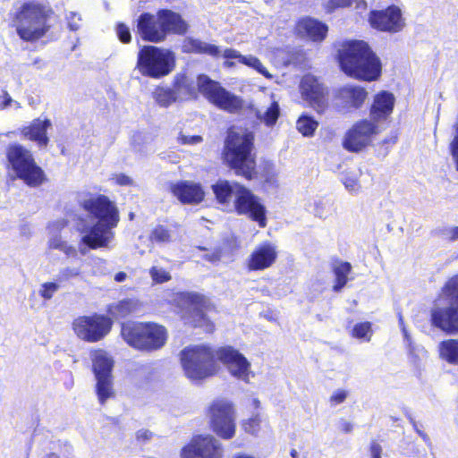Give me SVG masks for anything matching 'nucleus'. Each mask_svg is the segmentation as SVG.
I'll return each instance as SVG.
<instances>
[{"mask_svg": "<svg viewBox=\"0 0 458 458\" xmlns=\"http://www.w3.org/2000/svg\"><path fill=\"white\" fill-rule=\"evenodd\" d=\"M196 85L186 72L175 74L172 81V88L179 101L197 99L201 94L211 105L229 114H237L243 109L242 98L211 79L205 73L196 77Z\"/></svg>", "mask_w": 458, "mask_h": 458, "instance_id": "nucleus-1", "label": "nucleus"}, {"mask_svg": "<svg viewBox=\"0 0 458 458\" xmlns=\"http://www.w3.org/2000/svg\"><path fill=\"white\" fill-rule=\"evenodd\" d=\"M340 70L348 77L360 81H377L382 75V62L365 40L343 41L336 53Z\"/></svg>", "mask_w": 458, "mask_h": 458, "instance_id": "nucleus-2", "label": "nucleus"}, {"mask_svg": "<svg viewBox=\"0 0 458 458\" xmlns=\"http://www.w3.org/2000/svg\"><path fill=\"white\" fill-rule=\"evenodd\" d=\"M255 149V134L253 131L240 130L232 125L226 130V136L222 149L224 163L235 174L250 180L257 174V157Z\"/></svg>", "mask_w": 458, "mask_h": 458, "instance_id": "nucleus-3", "label": "nucleus"}, {"mask_svg": "<svg viewBox=\"0 0 458 458\" xmlns=\"http://www.w3.org/2000/svg\"><path fill=\"white\" fill-rule=\"evenodd\" d=\"M54 14L53 8L47 3L26 1L10 14V25L15 29L21 40L35 43L50 31L52 26L48 21Z\"/></svg>", "mask_w": 458, "mask_h": 458, "instance_id": "nucleus-4", "label": "nucleus"}, {"mask_svg": "<svg viewBox=\"0 0 458 458\" xmlns=\"http://www.w3.org/2000/svg\"><path fill=\"white\" fill-rule=\"evenodd\" d=\"M136 28L142 40L160 43L170 34L185 35L189 24L180 13L170 9H159L156 14L148 12L140 13Z\"/></svg>", "mask_w": 458, "mask_h": 458, "instance_id": "nucleus-5", "label": "nucleus"}, {"mask_svg": "<svg viewBox=\"0 0 458 458\" xmlns=\"http://www.w3.org/2000/svg\"><path fill=\"white\" fill-rule=\"evenodd\" d=\"M85 209L97 220L89 229L83 231L81 243L85 246L80 248L82 254L86 253V247L98 249L108 247L113 241L112 228L118 223V212L113 202H85Z\"/></svg>", "mask_w": 458, "mask_h": 458, "instance_id": "nucleus-6", "label": "nucleus"}, {"mask_svg": "<svg viewBox=\"0 0 458 458\" xmlns=\"http://www.w3.org/2000/svg\"><path fill=\"white\" fill-rule=\"evenodd\" d=\"M5 168L13 172L14 178L21 180L29 187L42 185L47 176L37 164L30 150L19 143L9 144L5 148Z\"/></svg>", "mask_w": 458, "mask_h": 458, "instance_id": "nucleus-7", "label": "nucleus"}, {"mask_svg": "<svg viewBox=\"0 0 458 458\" xmlns=\"http://www.w3.org/2000/svg\"><path fill=\"white\" fill-rule=\"evenodd\" d=\"M121 335L131 348L154 352L165 346L168 334L165 327L153 322H127L123 324Z\"/></svg>", "mask_w": 458, "mask_h": 458, "instance_id": "nucleus-8", "label": "nucleus"}, {"mask_svg": "<svg viewBox=\"0 0 458 458\" xmlns=\"http://www.w3.org/2000/svg\"><path fill=\"white\" fill-rule=\"evenodd\" d=\"M175 65V56L171 50L146 45L138 52L135 68L143 77L161 79L170 74Z\"/></svg>", "mask_w": 458, "mask_h": 458, "instance_id": "nucleus-9", "label": "nucleus"}, {"mask_svg": "<svg viewBox=\"0 0 458 458\" xmlns=\"http://www.w3.org/2000/svg\"><path fill=\"white\" fill-rule=\"evenodd\" d=\"M180 359L185 375L191 380L206 378L219 370L215 360L216 350L203 344L185 347Z\"/></svg>", "mask_w": 458, "mask_h": 458, "instance_id": "nucleus-10", "label": "nucleus"}, {"mask_svg": "<svg viewBox=\"0 0 458 458\" xmlns=\"http://www.w3.org/2000/svg\"><path fill=\"white\" fill-rule=\"evenodd\" d=\"M169 301L177 307L185 324L201 327L207 332L214 330L213 323L205 314L208 300L203 295L192 292L173 293Z\"/></svg>", "mask_w": 458, "mask_h": 458, "instance_id": "nucleus-11", "label": "nucleus"}, {"mask_svg": "<svg viewBox=\"0 0 458 458\" xmlns=\"http://www.w3.org/2000/svg\"><path fill=\"white\" fill-rule=\"evenodd\" d=\"M208 418L212 431L223 439H231L236 430V411L232 402L226 399L213 401L208 409Z\"/></svg>", "mask_w": 458, "mask_h": 458, "instance_id": "nucleus-12", "label": "nucleus"}, {"mask_svg": "<svg viewBox=\"0 0 458 458\" xmlns=\"http://www.w3.org/2000/svg\"><path fill=\"white\" fill-rule=\"evenodd\" d=\"M216 359L233 378L249 384L255 377L250 361L237 349L225 345L216 349Z\"/></svg>", "mask_w": 458, "mask_h": 458, "instance_id": "nucleus-13", "label": "nucleus"}, {"mask_svg": "<svg viewBox=\"0 0 458 458\" xmlns=\"http://www.w3.org/2000/svg\"><path fill=\"white\" fill-rule=\"evenodd\" d=\"M113 327L111 318L93 314L91 316H81L72 322L74 334L81 340L89 343H96L102 340L109 334Z\"/></svg>", "mask_w": 458, "mask_h": 458, "instance_id": "nucleus-14", "label": "nucleus"}, {"mask_svg": "<svg viewBox=\"0 0 458 458\" xmlns=\"http://www.w3.org/2000/svg\"><path fill=\"white\" fill-rule=\"evenodd\" d=\"M380 132L379 126L368 118L356 121L345 132L342 145L349 152L359 153L371 145Z\"/></svg>", "mask_w": 458, "mask_h": 458, "instance_id": "nucleus-15", "label": "nucleus"}, {"mask_svg": "<svg viewBox=\"0 0 458 458\" xmlns=\"http://www.w3.org/2000/svg\"><path fill=\"white\" fill-rule=\"evenodd\" d=\"M223 444L214 436L199 435L191 439L180 452L181 458H223Z\"/></svg>", "mask_w": 458, "mask_h": 458, "instance_id": "nucleus-16", "label": "nucleus"}, {"mask_svg": "<svg viewBox=\"0 0 458 458\" xmlns=\"http://www.w3.org/2000/svg\"><path fill=\"white\" fill-rule=\"evenodd\" d=\"M369 22L374 30L390 34L401 32L406 25L401 8L395 4L370 11Z\"/></svg>", "mask_w": 458, "mask_h": 458, "instance_id": "nucleus-17", "label": "nucleus"}, {"mask_svg": "<svg viewBox=\"0 0 458 458\" xmlns=\"http://www.w3.org/2000/svg\"><path fill=\"white\" fill-rule=\"evenodd\" d=\"M301 98L318 114H324L328 108L327 93L325 88L312 75H305L300 83Z\"/></svg>", "mask_w": 458, "mask_h": 458, "instance_id": "nucleus-18", "label": "nucleus"}, {"mask_svg": "<svg viewBox=\"0 0 458 458\" xmlns=\"http://www.w3.org/2000/svg\"><path fill=\"white\" fill-rule=\"evenodd\" d=\"M277 255V247L275 243L270 242H262L254 248L247 259V267L250 271L269 268L275 264Z\"/></svg>", "mask_w": 458, "mask_h": 458, "instance_id": "nucleus-19", "label": "nucleus"}, {"mask_svg": "<svg viewBox=\"0 0 458 458\" xmlns=\"http://www.w3.org/2000/svg\"><path fill=\"white\" fill-rule=\"evenodd\" d=\"M395 97L388 90H380L373 96V100L369 107V119L378 125L381 122L387 121L394 109Z\"/></svg>", "mask_w": 458, "mask_h": 458, "instance_id": "nucleus-20", "label": "nucleus"}, {"mask_svg": "<svg viewBox=\"0 0 458 458\" xmlns=\"http://www.w3.org/2000/svg\"><path fill=\"white\" fill-rule=\"evenodd\" d=\"M433 324L447 333L458 332V307L449 305L445 301L440 304L437 300L432 311Z\"/></svg>", "mask_w": 458, "mask_h": 458, "instance_id": "nucleus-21", "label": "nucleus"}, {"mask_svg": "<svg viewBox=\"0 0 458 458\" xmlns=\"http://www.w3.org/2000/svg\"><path fill=\"white\" fill-rule=\"evenodd\" d=\"M294 31L301 38L313 42H322L327 36L328 26L318 19L304 16L296 21Z\"/></svg>", "mask_w": 458, "mask_h": 458, "instance_id": "nucleus-22", "label": "nucleus"}, {"mask_svg": "<svg viewBox=\"0 0 458 458\" xmlns=\"http://www.w3.org/2000/svg\"><path fill=\"white\" fill-rule=\"evenodd\" d=\"M50 126L49 119L36 118L29 125L22 127L21 133L25 139L36 142L39 147H47L49 142L47 130Z\"/></svg>", "mask_w": 458, "mask_h": 458, "instance_id": "nucleus-23", "label": "nucleus"}, {"mask_svg": "<svg viewBox=\"0 0 458 458\" xmlns=\"http://www.w3.org/2000/svg\"><path fill=\"white\" fill-rule=\"evenodd\" d=\"M367 89L359 85H347L338 90V98L344 106L352 109H360L368 98Z\"/></svg>", "mask_w": 458, "mask_h": 458, "instance_id": "nucleus-24", "label": "nucleus"}, {"mask_svg": "<svg viewBox=\"0 0 458 458\" xmlns=\"http://www.w3.org/2000/svg\"><path fill=\"white\" fill-rule=\"evenodd\" d=\"M170 191L179 200H203L205 197L201 184L191 181L172 183Z\"/></svg>", "mask_w": 458, "mask_h": 458, "instance_id": "nucleus-25", "label": "nucleus"}, {"mask_svg": "<svg viewBox=\"0 0 458 458\" xmlns=\"http://www.w3.org/2000/svg\"><path fill=\"white\" fill-rule=\"evenodd\" d=\"M95 377H113L114 360L104 350H94L90 352Z\"/></svg>", "mask_w": 458, "mask_h": 458, "instance_id": "nucleus-26", "label": "nucleus"}, {"mask_svg": "<svg viewBox=\"0 0 458 458\" xmlns=\"http://www.w3.org/2000/svg\"><path fill=\"white\" fill-rule=\"evenodd\" d=\"M183 52L197 55H207L214 58L221 55L219 47L206 43L199 38H187L183 41Z\"/></svg>", "mask_w": 458, "mask_h": 458, "instance_id": "nucleus-27", "label": "nucleus"}, {"mask_svg": "<svg viewBox=\"0 0 458 458\" xmlns=\"http://www.w3.org/2000/svg\"><path fill=\"white\" fill-rule=\"evenodd\" d=\"M141 304L136 299H124L112 303L107 312L114 318H123L140 310Z\"/></svg>", "mask_w": 458, "mask_h": 458, "instance_id": "nucleus-28", "label": "nucleus"}, {"mask_svg": "<svg viewBox=\"0 0 458 458\" xmlns=\"http://www.w3.org/2000/svg\"><path fill=\"white\" fill-rule=\"evenodd\" d=\"M239 214H245L257 221L261 227L266 226L265 208L260 202H233Z\"/></svg>", "mask_w": 458, "mask_h": 458, "instance_id": "nucleus-29", "label": "nucleus"}, {"mask_svg": "<svg viewBox=\"0 0 458 458\" xmlns=\"http://www.w3.org/2000/svg\"><path fill=\"white\" fill-rule=\"evenodd\" d=\"M223 56L226 59L224 63V66L227 68L233 67L235 64L232 60L236 59L240 64L253 67L259 72H262V69H264L262 63L258 57L244 56L233 48L225 49Z\"/></svg>", "mask_w": 458, "mask_h": 458, "instance_id": "nucleus-30", "label": "nucleus"}, {"mask_svg": "<svg viewBox=\"0 0 458 458\" xmlns=\"http://www.w3.org/2000/svg\"><path fill=\"white\" fill-rule=\"evenodd\" d=\"M398 323L403 333V340L408 349V352L410 356L413 359V361L417 362L418 360L425 358L427 356V351L423 347H421L419 344H416L412 341V338L404 324L403 317L400 312L398 313Z\"/></svg>", "mask_w": 458, "mask_h": 458, "instance_id": "nucleus-31", "label": "nucleus"}, {"mask_svg": "<svg viewBox=\"0 0 458 458\" xmlns=\"http://www.w3.org/2000/svg\"><path fill=\"white\" fill-rule=\"evenodd\" d=\"M439 358L451 365H458V339H447L438 344Z\"/></svg>", "mask_w": 458, "mask_h": 458, "instance_id": "nucleus-32", "label": "nucleus"}, {"mask_svg": "<svg viewBox=\"0 0 458 458\" xmlns=\"http://www.w3.org/2000/svg\"><path fill=\"white\" fill-rule=\"evenodd\" d=\"M96 394L101 404L115 397L113 377H96Z\"/></svg>", "mask_w": 458, "mask_h": 458, "instance_id": "nucleus-33", "label": "nucleus"}, {"mask_svg": "<svg viewBox=\"0 0 458 458\" xmlns=\"http://www.w3.org/2000/svg\"><path fill=\"white\" fill-rule=\"evenodd\" d=\"M439 298L440 304L445 301L449 305L458 307V274L448 279Z\"/></svg>", "mask_w": 458, "mask_h": 458, "instance_id": "nucleus-34", "label": "nucleus"}, {"mask_svg": "<svg viewBox=\"0 0 458 458\" xmlns=\"http://www.w3.org/2000/svg\"><path fill=\"white\" fill-rule=\"evenodd\" d=\"M156 103L161 107H168L179 101L173 88L157 86L152 92Z\"/></svg>", "mask_w": 458, "mask_h": 458, "instance_id": "nucleus-35", "label": "nucleus"}, {"mask_svg": "<svg viewBox=\"0 0 458 458\" xmlns=\"http://www.w3.org/2000/svg\"><path fill=\"white\" fill-rule=\"evenodd\" d=\"M318 122L307 114H301L296 121V129L303 137H313Z\"/></svg>", "mask_w": 458, "mask_h": 458, "instance_id": "nucleus-36", "label": "nucleus"}, {"mask_svg": "<svg viewBox=\"0 0 458 458\" xmlns=\"http://www.w3.org/2000/svg\"><path fill=\"white\" fill-rule=\"evenodd\" d=\"M257 118L261 121L267 127H274L280 117V106L277 101H272L263 114L255 109Z\"/></svg>", "mask_w": 458, "mask_h": 458, "instance_id": "nucleus-37", "label": "nucleus"}, {"mask_svg": "<svg viewBox=\"0 0 458 458\" xmlns=\"http://www.w3.org/2000/svg\"><path fill=\"white\" fill-rule=\"evenodd\" d=\"M351 270L352 266L348 262H341L335 266L334 269L335 276V284L334 285L335 291H340L346 284Z\"/></svg>", "mask_w": 458, "mask_h": 458, "instance_id": "nucleus-38", "label": "nucleus"}, {"mask_svg": "<svg viewBox=\"0 0 458 458\" xmlns=\"http://www.w3.org/2000/svg\"><path fill=\"white\" fill-rule=\"evenodd\" d=\"M262 422V415L257 412L250 418L243 420L242 422V427L246 433L256 436L261 429Z\"/></svg>", "mask_w": 458, "mask_h": 458, "instance_id": "nucleus-39", "label": "nucleus"}, {"mask_svg": "<svg viewBox=\"0 0 458 458\" xmlns=\"http://www.w3.org/2000/svg\"><path fill=\"white\" fill-rule=\"evenodd\" d=\"M216 200H226L233 192V187L227 181H220L212 186Z\"/></svg>", "mask_w": 458, "mask_h": 458, "instance_id": "nucleus-40", "label": "nucleus"}, {"mask_svg": "<svg viewBox=\"0 0 458 458\" xmlns=\"http://www.w3.org/2000/svg\"><path fill=\"white\" fill-rule=\"evenodd\" d=\"M372 335L371 324L369 322H361L356 324L352 329V336L369 342Z\"/></svg>", "mask_w": 458, "mask_h": 458, "instance_id": "nucleus-41", "label": "nucleus"}, {"mask_svg": "<svg viewBox=\"0 0 458 458\" xmlns=\"http://www.w3.org/2000/svg\"><path fill=\"white\" fill-rule=\"evenodd\" d=\"M60 282H46L38 289L39 296L45 301H49L60 289Z\"/></svg>", "mask_w": 458, "mask_h": 458, "instance_id": "nucleus-42", "label": "nucleus"}, {"mask_svg": "<svg viewBox=\"0 0 458 458\" xmlns=\"http://www.w3.org/2000/svg\"><path fill=\"white\" fill-rule=\"evenodd\" d=\"M149 276L152 281L156 284H163L168 282L171 279L170 273L158 266H153L149 269Z\"/></svg>", "mask_w": 458, "mask_h": 458, "instance_id": "nucleus-43", "label": "nucleus"}, {"mask_svg": "<svg viewBox=\"0 0 458 458\" xmlns=\"http://www.w3.org/2000/svg\"><path fill=\"white\" fill-rule=\"evenodd\" d=\"M150 240L158 243L168 242L172 240V234L165 227L158 225L152 231Z\"/></svg>", "mask_w": 458, "mask_h": 458, "instance_id": "nucleus-44", "label": "nucleus"}, {"mask_svg": "<svg viewBox=\"0 0 458 458\" xmlns=\"http://www.w3.org/2000/svg\"><path fill=\"white\" fill-rule=\"evenodd\" d=\"M115 33L118 39L123 44H129L131 41V34L128 25L124 22L119 21L115 24Z\"/></svg>", "mask_w": 458, "mask_h": 458, "instance_id": "nucleus-45", "label": "nucleus"}, {"mask_svg": "<svg viewBox=\"0 0 458 458\" xmlns=\"http://www.w3.org/2000/svg\"><path fill=\"white\" fill-rule=\"evenodd\" d=\"M353 0H328L323 4V8L327 13H333L337 9L351 6Z\"/></svg>", "mask_w": 458, "mask_h": 458, "instance_id": "nucleus-46", "label": "nucleus"}, {"mask_svg": "<svg viewBox=\"0 0 458 458\" xmlns=\"http://www.w3.org/2000/svg\"><path fill=\"white\" fill-rule=\"evenodd\" d=\"M307 209L318 217H326L330 213V208L326 202H309Z\"/></svg>", "mask_w": 458, "mask_h": 458, "instance_id": "nucleus-47", "label": "nucleus"}, {"mask_svg": "<svg viewBox=\"0 0 458 458\" xmlns=\"http://www.w3.org/2000/svg\"><path fill=\"white\" fill-rule=\"evenodd\" d=\"M80 274H81L80 267H64L59 271V273L57 275L56 281H58L60 283L65 282V281H68L72 278H74V277L80 276Z\"/></svg>", "mask_w": 458, "mask_h": 458, "instance_id": "nucleus-48", "label": "nucleus"}, {"mask_svg": "<svg viewBox=\"0 0 458 458\" xmlns=\"http://www.w3.org/2000/svg\"><path fill=\"white\" fill-rule=\"evenodd\" d=\"M348 396V391L344 389H336L330 396V403L332 405H337L344 403Z\"/></svg>", "mask_w": 458, "mask_h": 458, "instance_id": "nucleus-49", "label": "nucleus"}, {"mask_svg": "<svg viewBox=\"0 0 458 458\" xmlns=\"http://www.w3.org/2000/svg\"><path fill=\"white\" fill-rule=\"evenodd\" d=\"M111 180L119 186H131L133 184L132 179L125 174H114Z\"/></svg>", "mask_w": 458, "mask_h": 458, "instance_id": "nucleus-50", "label": "nucleus"}, {"mask_svg": "<svg viewBox=\"0 0 458 458\" xmlns=\"http://www.w3.org/2000/svg\"><path fill=\"white\" fill-rule=\"evenodd\" d=\"M450 150L454 160L456 170L458 171V125L456 129V135L450 144Z\"/></svg>", "mask_w": 458, "mask_h": 458, "instance_id": "nucleus-51", "label": "nucleus"}, {"mask_svg": "<svg viewBox=\"0 0 458 458\" xmlns=\"http://www.w3.org/2000/svg\"><path fill=\"white\" fill-rule=\"evenodd\" d=\"M179 142L181 144H189V145H193V144H197V143H200L203 139L201 136L199 135H193V136H186V135H181L179 136Z\"/></svg>", "mask_w": 458, "mask_h": 458, "instance_id": "nucleus-52", "label": "nucleus"}, {"mask_svg": "<svg viewBox=\"0 0 458 458\" xmlns=\"http://www.w3.org/2000/svg\"><path fill=\"white\" fill-rule=\"evenodd\" d=\"M443 236L449 241L458 240V226L445 229Z\"/></svg>", "mask_w": 458, "mask_h": 458, "instance_id": "nucleus-53", "label": "nucleus"}, {"mask_svg": "<svg viewBox=\"0 0 458 458\" xmlns=\"http://www.w3.org/2000/svg\"><path fill=\"white\" fill-rule=\"evenodd\" d=\"M64 242L58 235L53 236L48 242L50 248L57 250H61V248H64Z\"/></svg>", "mask_w": 458, "mask_h": 458, "instance_id": "nucleus-54", "label": "nucleus"}, {"mask_svg": "<svg viewBox=\"0 0 458 458\" xmlns=\"http://www.w3.org/2000/svg\"><path fill=\"white\" fill-rule=\"evenodd\" d=\"M382 448L379 444L372 442L370 445L371 458H381Z\"/></svg>", "mask_w": 458, "mask_h": 458, "instance_id": "nucleus-55", "label": "nucleus"}, {"mask_svg": "<svg viewBox=\"0 0 458 458\" xmlns=\"http://www.w3.org/2000/svg\"><path fill=\"white\" fill-rule=\"evenodd\" d=\"M239 188H240V191L243 192V194L238 196L235 200H239V201H242V200H257L256 198L253 195H251L249 191H247L243 187H239Z\"/></svg>", "mask_w": 458, "mask_h": 458, "instance_id": "nucleus-56", "label": "nucleus"}, {"mask_svg": "<svg viewBox=\"0 0 458 458\" xmlns=\"http://www.w3.org/2000/svg\"><path fill=\"white\" fill-rule=\"evenodd\" d=\"M151 436H152V433L148 429H140V430L137 431V433H136L137 439L143 440V441L150 439Z\"/></svg>", "mask_w": 458, "mask_h": 458, "instance_id": "nucleus-57", "label": "nucleus"}, {"mask_svg": "<svg viewBox=\"0 0 458 458\" xmlns=\"http://www.w3.org/2000/svg\"><path fill=\"white\" fill-rule=\"evenodd\" d=\"M205 259L210 262H216L221 259V251L216 250L205 255Z\"/></svg>", "mask_w": 458, "mask_h": 458, "instance_id": "nucleus-58", "label": "nucleus"}, {"mask_svg": "<svg viewBox=\"0 0 458 458\" xmlns=\"http://www.w3.org/2000/svg\"><path fill=\"white\" fill-rule=\"evenodd\" d=\"M62 251H64L66 255H75L76 250L72 247L68 245L66 242L64 243V248H61Z\"/></svg>", "mask_w": 458, "mask_h": 458, "instance_id": "nucleus-59", "label": "nucleus"}, {"mask_svg": "<svg viewBox=\"0 0 458 458\" xmlns=\"http://www.w3.org/2000/svg\"><path fill=\"white\" fill-rule=\"evenodd\" d=\"M250 407L253 410H259L260 408V401L256 398V397H252L250 399Z\"/></svg>", "mask_w": 458, "mask_h": 458, "instance_id": "nucleus-60", "label": "nucleus"}, {"mask_svg": "<svg viewBox=\"0 0 458 458\" xmlns=\"http://www.w3.org/2000/svg\"><path fill=\"white\" fill-rule=\"evenodd\" d=\"M127 275L124 272H119L115 275L114 280L116 282H123L126 278Z\"/></svg>", "mask_w": 458, "mask_h": 458, "instance_id": "nucleus-61", "label": "nucleus"}, {"mask_svg": "<svg viewBox=\"0 0 458 458\" xmlns=\"http://www.w3.org/2000/svg\"><path fill=\"white\" fill-rule=\"evenodd\" d=\"M4 106H3L6 107V106L11 105L12 98L10 97V95L7 92H4Z\"/></svg>", "mask_w": 458, "mask_h": 458, "instance_id": "nucleus-62", "label": "nucleus"}, {"mask_svg": "<svg viewBox=\"0 0 458 458\" xmlns=\"http://www.w3.org/2000/svg\"><path fill=\"white\" fill-rule=\"evenodd\" d=\"M93 262H94L95 266H98L99 267H104L106 265V260H104L102 259H98V258L95 259L93 260Z\"/></svg>", "mask_w": 458, "mask_h": 458, "instance_id": "nucleus-63", "label": "nucleus"}, {"mask_svg": "<svg viewBox=\"0 0 458 458\" xmlns=\"http://www.w3.org/2000/svg\"><path fill=\"white\" fill-rule=\"evenodd\" d=\"M232 458H256V457H254L250 454H244V453H239V454H234Z\"/></svg>", "mask_w": 458, "mask_h": 458, "instance_id": "nucleus-64", "label": "nucleus"}]
</instances>
